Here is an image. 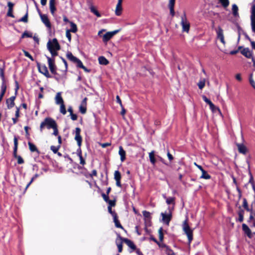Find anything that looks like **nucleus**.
Listing matches in <instances>:
<instances>
[{
  "label": "nucleus",
  "instance_id": "f257e3e1",
  "mask_svg": "<svg viewBox=\"0 0 255 255\" xmlns=\"http://www.w3.org/2000/svg\"><path fill=\"white\" fill-rule=\"evenodd\" d=\"M47 47L52 55L54 56L57 55V51L60 48V46L56 38H54L52 40H49L47 43Z\"/></svg>",
  "mask_w": 255,
  "mask_h": 255
},
{
  "label": "nucleus",
  "instance_id": "f03ea898",
  "mask_svg": "<svg viewBox=\"0 0 255 255\" xmlns=\"http://www.w3.org/2000/svg\"><path fill=\"white\" fill-rule=\"evenodd\" d=\"M183 230L186 234L189 243L190 244L193 240V230L190 229L187 223V219H186L183 223Z\"/></svg>",
  "mask_w": 255,
  "mask_h": 255
},
{
  "label": "nucleus",
  "instance_id": "7ed1b4c3",
  "mask_svg": "<svg viewBox=\"0 0 255 255\" xmlns=\"http://www.w3.org/2000/svg\"><path fill=\"white\" fill-rule=\"evenodd\" d=\"M181 25L182 26V31L188 33L190 29V23L188 21L186 15L184 13L181 16Z\"/></svg>",
  "mask_w": 255,
  "mask_h": 255
},
{
  "label": "nucleus",
  "instance_id": "20e7f679",
  "mask_svg": "<svg viewBox=\"0 0 255 255\" xmlns=\"http://www.w3.org/2000/svg\"><path fill=\"white\" fill-rule=\"evenodd\" d=\"M173 209V207L172 208L169 207L168 212L167 213H161V216H162V221L165 223L167 225L169 223L172 218V211Z\"/></svg>",
  "mask_w": 255,
  "mask_h": 255
},
{
  "label": "nucleus",
  "instance_id": "39448f33",
  "mask_svg": "<svg viewBox=\"0 0 255 255\" xmlns=\"http://www.w3.org/2000/svg\"><path fill=\"white\" fill-rule=\"evenodd\" d=\"M44 122L45 126L48 129L53 128L54 127H55V126L57 125L55 121L50 118H45L44 120Z\"/></svg>",
  "mask_w": 255,
  "mask_h": 255
},
{
  "label": "nucleus",
  "instance_id": "423d86ee",
  "mask_svg": "<svg viewBox=\"0 0 255 255\" xmlns=\"http://www.w3.org/2000/svg\"><path fill=\"white\" fill-rule=\"evenodd\" d=\"M120 30H116L113 31L108 32L105 34L103 36V40L104 42H107L109 41L114 35L116 34Z\"/></svg>",
  "mask_w": 255,
  "mask_h": 255
},
{
  "label": "nucleus",
  "instance_id": "0eeeda50",
  "mask_svg": "<svg viewBox=\"0 0 255 255\" xmlns=\"http://www.w3.org/2000/svg\"><path fill=\"white\" fill-rule=\"evenodd\" d=\"M38 11L42 22L45 25L46 27L50 28L51 23L47 16L45 14H42L39 10H38Z\"/></svg>",
  "mask_w": 255,
  "mask_h": 255
},
{
  "label": "nucleus",
  "instance_id": "6e6552de",
  "mask_svg": "<svg viewBox=\"0 0 255 255\" xmlns=\"http://www.w3.org/2000/svg\"><path fill=\"white\" fill-rule=\"evenodd\" d=\"M81 129L79 128H76L75 129V139L77 141L78 146L80 147L82 143V137L80 135Z\"/></svg>",
  "mask_w": 255,
  "mask_h": 255
},
{
  "label": "nucleus",
  "instance_id": "1a4fd4ad",
  "mask_svg": "<svg viewBox=\"0 0 255 255\" xmlns=\"http://www.w3.org/2000/svg\"><path fill=\"white\" fill-rule=\"evenodd\" d=\"M48 59V63L49 68L51 72L53 74L56 73V67L54 64V61L53 59L50 58V57H47Z\"/></svg>",
  "mask_w": 255,
  "mask_h": 255
},
{
  "label": "nucleus",
  "instance_id": "9d476101",
  "mask_svg": "<svg viewBox=\"0 0 255 255\" xmlns=\"http://www.w3.org/2000/svg\"><path fill=\"white\" fill-rule=\"evenodd\" d=\"M38 68L40 73L44 75L46 77H50L47 68L45 65L39 66L38 65Z\"/></svg>",
  "mask_w": 255,
  "mask_h": 255
},
{
  "label": "nucleus",
  "instance_id": "9b49d317",
  "mask_svg": "<svg viewBox=\"0 0 255 255\" xmlns=\"http://www.w3.org/2000/svg\"><path fill=\"white\" fill-rule=\"evenodd\" d=\"M217 37H218V38H219L221 42L224 44L225 45L226 42H225V39H224V34H223V29L221 28V27H218V29L217 31Z\"/></svg>",
  "mask_w": 255,
  "mask_h": 255
},
{
  "label": "nucleus",
  "instance_id": "f8f14e48",
  "mask_svg": "<svg viewBox=\"0 0 255 255\" xmlns=\"http://www.w3.org/2000/svg\"><path fill=\"white\" fill-rule=\"evenodd\" d=\"M55 103L57 105H61L64 104V100L61 96V93L58 92L55 97Z\"/></svg>",
  "mask_w": 255,
  "mask_h": 255
},
{
  "label": "nucleus",
  "instance_id": "ddd939ff",
  "mask_svg": "<svg viewBox=\"0 0 255 255\" xmlns=\"http://www.w3.org/2000/svg\"><path fill=\"white\" fill-rule=\"evenodd\" d=\"M15 99V96H12L6 100V103L7 104V107L8 109H10L14 106V101Z\"/></svg>",
  "mask_w": 255,
  "mask_h": 255
},
{
  "label": "nucleus",
  "instance_id": "4468645a",
  "mask_svg": "<svg viewBox=\"0 0 255 255\" xmlns=\"http://www.w3.org/2000/svg\"><path fill=\"white\" fill-rule=\"evenodd\" d=\"M241 53L248 58H250L252 57V52L248 48H245L243 49L241 51Z\"/></svg>",
  "mask_w": 255,
  "mask_h": 255
},
{
  "label": "nucleus",
  "instance_id": "2eb2a0df",
  "mask_svg": "<svg viewBox=\"0 0 255 255\" xmlns=\"http://www.w3.org/2000/svg\"><path fill=\"white\" fill-rule=\"evenodd\" d=\"M122 3V2H118V3L117 4L116 9H115V14L117 16H119V15H121V14H122V10H123Z\"/></svg>",
  "mask_w": 255,
  "mask_h": 255
},
{
  "label": "nucleus",
  "instance_id": "dca6fc26",
  "mask_svg": "<svg viewBox=\"0 0 255 255\" xmlns=\"http://www.w3.org/2000/svg\"><path fill=\"white\" fill-rule=\"evenodd\" d=\"M242 228L245 233L247 234L249 238H251L252 237V232L248 226L245 224H243L242 225Z\"/></svg>",
  "mask_w": 255,
  "mask_h": 255
},
{
  "label": "nucleus",
  "instance_id": "f3484780",
  "mask_svg": "<svg viewBox=\"0 0 255 255\" xmlns=\"http://www.w3.org/2000/svg\"><path fill=\"white\" fill-rule=\"evenodd\" d=\"M49 8L51 14L54 15V13L56 10L55 7V1L49 0Z\"/></svg>",
  "mask_w": 255,
  "mask_h": 255
},
{
  "label": "nucleus",
  "instance_id": "a211bd4d",
  "mask_svg": "<svg viewBox=\"0 0 255 255\" xmlns=\"http://www.w3.org/2000/svg\"><path fill=\"white\" fill-rule=\"evenodd\" d=\"M237 146L238 147V150L240 153L244 154H245L247 153V147L244 144L237 143Z\"/></svg>",
  "mask_w": 255,
  "mask_h": 255
},
{
  "label": "nucleus",
  "instance_id": "6ab92c4d",
  "mask_svg": "<svg viewBox=\"0 0 255 255\" xmlns=\"http://www.w3.org/2000/svg\"><path fill=\"white\" fill-rule=\"evenodd\" d=\"M175 1V0H169L168 6L170 9V13L172 16H174L175 14L174 10Z\"/></svg>",
  "mask_w": 255,
  "mask_h": 255
},
{
  "label": "nucleus",
  "instance_id": "aec40b11",
  "mask_svg": "<svg viewBox=\"0 0 255 255\" xmlns=\"http://www.w3.org/2000/svg\"><path fill=\"white\" fill-rule=\"evenodd\" d=\"M7 6L8 7V10L7 13V15L11 17H13L14 15H13L12 12V9L13 6V4L11 2H8L7 3Z\"/></svg>",
  "mask_w": 255,
  "mask_h": 255
},
{
  "label": "nucleus",
  "instance_id": "412c9836",
  "mask_svg": "<svg viewBox=\"0 0 255 255\" xmlns=\"http://www.w3.org/2000/svg\"><path fill=\"white\" fill-rule=\"evenodd\" d=\"M119 154L121 157V160L124 161L126 159V152L122 146L119 147Z\"/></svg>",
  "mask_w": 255,
  "mask_h": 255
},
{
  "label": "nucleus",
  "instance_id": "4be33fe9",
  "mask_svg": "<svg viewBox=\"0 0 255 255\" xmlns=\"http://www.w3.org/2000/svg\"><path fill=\"white\" fill-rule=\"evenodd\" d=\"M99 62L101 65H106L109 63L108 60L104 56H100L98 58Z\"/></svg>",
  "mask_w": 255,
  "mask_h": 255
},
{
  "label": "nucleus",
  "instance_id": "5701e85b",
  "mask_svg": "<svg viewBox=\"0 0 255 255\" xmlns=\"http://www.w3.org/2000/svg\"><path fill=\"white\" fill-rule=\"evenodd\" d=\"M5 69L4 62L2 61V65H0V76L2 81L4 80V71Z\"/></svg>",
  "mask_w": 255,
  "mask_h": 255
},
{
  "label": "nucleus",
  "instance_id": "b1692460",
  "mask_svg": "<svg viewBox=\"0 0 255 255\" xmlns=\"http://www.w3.org/2000/svg\"><path fill=\"white\" fill-rule=\"evenodd\" d=\"M251 25L253 31L255 32V12L251 14Z\"/></svg>",
  "mask_w": 255,
  "mask_h": 255
},
{
  "label": "nucleus",
  "instance_id": "393cba45",
  "mask_svg": "<svg viewBox=\"0 0 255 255\" xmlns=\"http://www.w3.org/2000/svg\"><path fill=\"white\" fill-rule=\"evenodd\" d=\"M124 242L131 249L134 250L135 248L133 243L129 240L127 239H124Z\"/></svg>",
  "mask_w": 255,
  "mask_h": 255
},
{
  "label": "nucleus",
  "instance_id": "a878e982",
  "mask_svg": "<svg viewBox=\"0 0 255 255\" xmlns=\"http://www.w3.org/2000/svg\"><path fill=\"white\" fill-rule=\"evenodd\" d=\"M113 218H114V222L115 223L116 227L117 228H119L123 229V228L122 226L121 225L118 219L117 215H114V217H113Z\"/></svg>",
  "mask_w": 255,
  "mask_h": 255
},
{
  "label": "nucleus",
  "instance_id": "bb28decb",
  "mask_svg": "<svg viewBox=\"0 0 255 255\" xmlns=\"http://www.w3.org/2000/svg\"><path fill=\"white\" fill-rule=\"evenodd\" d=\"M69 23L71 25V29H68L69 31L72 32H73V33H76L77 31V25L76 24H75L74 22H69Z\"/></svg>",
  "mask_w": 255,
  "mask_h": 255
},
{
  "label": "nucleus",
  "instance_id": "cd10ccee",
  "mask_svg": "<svg viewBox=\"0 0 255 255\" xmlns=\"http://www.w3.org/2000/svg\"><path fill=\"white\" fill-rule=\"evenodd\" d=\"M218 0L219 1V3H220L222 5V6L225 8H227L229 6V3H230L229 0Z\"/></svg>",
  "mask_w": 255,
  "mask_h": 255
},
{
  "label": "nucleus",
  "instance_id": "c85d7f7f",
  "mask_svg": "<svg viewBox=\"0 0 255 255\" xmlns=\"http://www.w3.org/2000/svg\"><path fill=\"white\" fill-rule=\"evenodd\" d=\"M66 56L68 59H69L70 60H71V61H72L74 63L78 59L76 57L74 56L73 55V54H72V53L69 52L67 53Z\"/></svg>",
  "mask_w": 255,
  "mask_h": 255
},
{
  "label": "nucleus",
  "instance_id": "c756f323",
  "mask_svg": "<svg viewBox=\"0 0 255 255\" xmlns=\"http://www.w3.org/2000/svg\"><path fill=\"white\" fill-rule=\"evenodd\" d=\"M206 80L205 79H201L198 83L197 85L200 89H202L205 85Z\"/></svg>",
  "mask_w": 255,
  "mask_h": 255
},
{
  "label": "nucleus",
  "instance_id": "7c9ffc66",
  "mask_svg": "<svg viewBox=\"0 0 255 255\" xmlns=\"http://www.w3.org/2000/svg\"><path fill=\"white\" fill-rule=\"evenodd\" d=\"M232 11L233 14L235 16H237L239 15L238 7L236 4H234L232 5Z\"/></svg>",
  "mask_w": 255,
  "mask_h": 255
},
{
  "label": "nucleus",
  "instance_id": "2f4dec72",
  "mask_svg": "<svg viewBox=\"0 0 255 255\" xmlns=\"http://www.w3.org/2000/svg\"><path fill=\"white\" fill-rule=\"evenodd\" d=\"M149 157L150 159V162L152 164H154L155 163V159L154 158V151H152L149 153Z\"/></svg>",
  "mask_w": 255,
  "mask_h": 255
},
{
  "label": "nucleus",
  "instance_id": "473e14b6",
  "mask_svg": "<svg viewBox=\"0 0 255 255\" xmlns=\"http://www.w3.org/2000/svg\"><path fill=\"white\" fill-rule=\"evenodd\" d=\"M210 108L212 110L213 112H216V111H218L219 113L221 115V112L220 110L217 107H216L213 103H212L210 105Z\"/></svg>",
  "mask_w": 255,
  "mask_h": 255
},
{
  "label": "nucleus",
  "instance_id": "72a5a7b5",
  "mask_svg": "<svg viewBox=\"0 0 255 255\" xmlns=\"http://www.w3.org/2000/svg\"><path fill=\"white\" fill-rule=\"evenodd\" d=\"M14 150H13V154L15 157L17 156L16 155V151L17 148V145H18V141L16 137L14 138Z\"/></svg>",
  "mask_w": 255,
  "mask_h": 255
},
{
  "label": "nucleus",
  "instance_id": "f704fd0d",
  "mask_svg": "<svg viewBox=\"0 0 255 255\" xmlns=\"http://www.w3.org/2000/svg\"><path fill=\"white\" fill-rule=\"evenodd\" d=\"M201 172L202 174L201 176V178L205 179H209L211 178V176L206 172V171L205 170H203L202 171H201Z\"/></svg>",
  "mask_w": 255,
  "mask_h": 255
},
{
  "label": "nucleus",
  "instance_id": "c9c22d12",
  "mask_svg": "<svg viewBox=\"0 0 255 255\" xmlns=\"http://www.w3.org/2000/svg\"><path fill=\"white\" fill-rule=\"evenodd\" d=\"M1 89V93L0 96L3 97L4 95L5 94V91H6V86L5 84L4 83V80L2 81Z\"/></svg>",
  "mask_w": 255,
  "mask_h": 255
},
{
  "label": "nucleus",
  "instance_id": "e433bc0d",
  "mask_svg": "<svg viewBox=\"0 0 255 255\" xmlns=\"http://www.w3.org/2000/svg\"><path fill=\"white\" fill-rule=\"evenodd\" d=\"M60 112L64 115L66 114V110L64 104L60 105Z\"/></svg>",
  "mask_w": 255,
  "mask_h": 255
},
{
  "label": "nucleus",
  "instance_id": "4c0bfd02",
  "mask_svg": "<svg viewBox=\"0 0 255 255\" xmlns=\"http://www.w3.org/2000/svg\"><path fill=\"white\" fill-rule=\"evenodd\" d=\"M114 178L116 180H121V175L119 171H115L114 173Z\"/></svg>",
  "mask_w": 255,
  "mask_h": 255
},
{
  "label": "nucleus",
  "instance_id": "58836bf2",
  "mask_svg": "<svg viewBox=\"0 0 255 255\" xmlns=\"http://www.w3.org/2000/svg\"><path fill=\"white\" fill-rule=\"evenodd\" d=\"M28 144L29 146V149L31 151L34 152L37 150L36 146L33 144L29 142L28 143Z\"/></svg>",
  "mask_w": 255,
  "mask_h": 255
},
{
  "label": "nucleus",
  "instance_id": "ea45409f",
  "mask_svg": "<svg viewBox=\"0 0 255 255\" xmlns=\"http://www.w3.org/2000/svg\"><path fill=\"white\" fill-rule=\"evenodd\" d=\"M86 106L81 105L79 107V111L82 114H84L86 113Z\"/></svg>",
  "mask_w": 255,
  "mask_h": 255
},
{
  "label": "nucleus",
  "instance_id": "a19ab883",
  "mask_svg": "<svg viewBox=\"0 0 255 255\" xmlns=\"http://www.w3.org/2000/svg\"><path fill=\"white\" fill-rule=\"evenodd\" d=\"M90 10H91V12H93V13H94L97 16H98V17L101 16V14H100V13L97 10H96L95 8L94 7L91 6L90 7Z\"/></svg>",
  "mask_w": 255,
  "mask_h": 255
},
{
  "label": "nucleus",
  "instance_id": "79ce46f5",
  "mask_svg": "<svg viewBox=\"0 0 255 255\" xmlns=\"http://www.w3.org/2000/svg\"><path fill=\"white\" fill-rule=\"evenodd\" d=\"M249 82L252 86L255 89V82L253 77V74H251L249 78Z\"/></svg>",
  "mask_w": 255,
  "mask_h": 255
},
{
  "label": "nucleus",
  "instance_id": "37998d69",
  "mask_svg": "<svg viewBox=\"0 0 255 255\" xmlns=\"http://www.w3.org/2000/svg\"><path fill=\"white\" fill-rule=\"evenodd\" d=\"M174 199H175V198L174 197L167 198H166V202L167 204H174Z\"/></svg>",
  "mask_w": 255,
  "mask_h": 255
},
{
  "label": "nucleus",
  "instance_id": "c03bdc74",
  "mask_svg": "<svg viewBox=\"0 0 255 255\" xmlns=\"http://www.w3.org/2000/svg\"><path fill=\"white\" fill-rule=\"evenodd\" d=\"M143 216L145 219H149L150 218V214L149 212L143 211L142 212Z\"/></svg>",
  "mask_w": 255,
  "mask_h": 255
},
{
  "label": "nucleus",
  "instance_id": "a18cd8bd",
  "mask_svg": "<svg viewBox=\"0 0 255 255\" xmlns=\"http://www.w3.org/2000/svg\"><path fill=\"white\" fill-rule=\"evenodd\" d=\"M32 36V33H29L27 31H25L22 35L21 38L24 37H31Z\"/></svg>",
  "mask_w": 255,
  "mask_h": 255
},
{
  "label": "nucleus",
  "instance_id": "49530a36",
  "mask_svg": "<svg viewBox=\"0 0 255 255\" xmlns=\"http://www.w3.org/2000/svg\"><path fill=\"white\" fill-rule=\"evenodd\" d=\"M78 155H79V157L80 158V164H82V165H84L85 164V160L84 159H83L82 156V153H81V151H80L79 152H78Z\"/></svg>",
  "mask_w": 255,
  "mask_h": 255
},
{
  "label": "nucleus",
  "instance_id": "de8ad7c7",
  "mask_svg": "<svg viewBox=\"0 0 255 255\" xmlns=\"http://www.w3.org/2000/svg\"><path fill=\"white\" fill-rule=\"evenodd\" d=\"M59 147L60 146H55L54 145H52L50 147V149L54 153H56L58 152Z\"/></svg>",
  "mask_w": 255,
  "mask_h": 255
},
{
  "label": "nucleus",
  "instance_id": "09e8293b",
  "mask_svg": "<svg viewBox=\"0 0 255 255\" xmlns=\"http://www.w3.org/2000/svg\"><path fill=\"white\" fill-rule=\"evenodd\" d=\"M159 239L160 241H162L163 239V235L162 233V229L160 228L158 230Z\"/></svg>",
  "mask_w": 255,
  "mask_h": 255
},
{
  "label": "nucleus",
  "instance_id": "8fccbe9b",
  "mask_svg": "<svg viewBox=\"0 0 255 255\" xmlns=\"http://www.w3.org/2000/svg\"><path fill=\"white\" fill-rule=\"evenodd\" d=\"M75 63L77 64V66L78 67H80L81 68H82L84 66L81 61L79 59H77V60L75 62Z\"/></svg>",
  "mask_w": 255,
  "mask_h": 255
},
{
  "label": "nucleus",
  "instance_id": "3c124183",
  "mask_svg": "<svg viewBox=\"0 0 255 255\" xmlns=\"http://www.w3.org/2000/svg\"><path fill=\"white\" fill-rule=\"evenodd\" d=\"M71 31H69V30H66V36L67 38L68 39L69 42L71 40V34L70 33Z\"/></svg>",
  "mask_w": 255,
  "mask_h": 255
},
{
  "label": "nucleus",
  "instance_id": "603ef678",
  "mask_svg": "<svg viewBox=\"0 0 255 255\" xmlns=\"http://www.w3.org/2000/svg\"><path fill=\"white\" fill-rule=\"evenodd\" d=\"M27 18H28V13L27 12L25 14V15L19 20V21H22V22H27V20H28Z\"/></svg>",
  "mask_w": 255,
  "mask_h": 255
},
{
  "label": "nucleus",
  "instance_id": "864d4df0",
  "mask_svg": "<svg viewBox=\"0 0 255 255\" xmlns=\"http://www.w3.org/2000/svg\"><path fill=\"white\" fill-rule=\"evenodd\" d=\"M23 53H24V55L26 57L29 58L32 61L34 60L33 57L31 56V55L27 51H23Z\"/></svg>",
  "mask_w": 255,
  "mask_h": 255
},
{
  "label": "nucleus",
  "instance_id": "5fc2aeb1",
  "mask_svg": "<svg viewBox=\"0 0 255 255\" xmlns=\"http://www.w3.org/2000/svg\"><path fill=\"white\" fill-rule=\"evenodd\" d=\"M202 98L203 100L207 103L209 105H210L212 102L208 99L205 96H203Z\"/></svg>",
  "mask_w": 255,
  "mask_h": 255
},
{
  "label": "nucleus",
  "instance_id": "6e6d98bb",
  "mask_svg": "<svg viewBox=\"0 0 255 255\" xmlns=\"http://www.w3.org/2000/svg\"><path fill=\"white\" fill-rule=\"evenodd\" d=\"M244 220V216L243 213L242 212H240L239 213V219L238 221L240 222H242Z\"/></svg>",
  "mask_w": 255,
  "mask_h": 255
},
{
  "label": "nucleus",
  "instance_id": "4d7b16f0",
  "mask_svg": "<svg viewBox=\"0 0 255 255\" xmlns=\"http://www.w3.org/2000/svg\"><path fill=\"white\" fill-rule=\"evenodd\" d=\"M15 157L17 159V163L18 164H22L24 162V161L21 156H17Z\"/></svg>",
  "mask_w": 255,
  "mask_h": 255
},
{
  "label": "nucleus",
  "instance_id": "13d9d810",
  "mask_svg": "<svg viewBox=\"0 0 255 255\" xmlns=\"http://www.w3.org/2000/svg\"><path fill=\"white\" fill-rule=\"evenodd\" d=\"M107 203H108L109 205V206H110L111 207L115 205V201L114 200H109Z\"/></svg>",
  "mask_w": 255,
  "mask_h": 255
},
{
  "label": "nucleus",
  "instance_id": "bf43d9fd",
  "mask_svg": "<svg viewBox=\"0 0 255 255\" xmlns=\"http://www.w3.org/2000/svg\"><path fill=\"white\" fill-rule=\"evenodd\" d=\"M108 211L112 215L113 217H114V215H117L115 212L112 211V207L110 206H108Z\"/></svg>",
  "mask_w": 255,
  "mask_h": 255
},
{
  "label": "nucleus",
  "instance_id": "052dcab7",
  "mask_svg": "<svg viewBox=\"0 0 255 255\" xmlns=\"http://www.w3.org/2000/svg\"><path fill=\"white\" fill-rule=\"evenodd\" d=\"M53 129L54 130L53 134L54 135H57L58 134V131L57 125L55 126V127H54L53 128Z\"/></svg>",
  "mask_w": 255,
  "mask_h": 255
},
{
  "label": "nucleus",
  "instance_id": "680f3d73",
  "mask_svg": "<svg viewBox=\"0 0 255 255\" xmlns=\"http://www.w3.org/2000/svg\"><path fill=\"white\" fill-rule=\"evenodd\" d=\"M235 77H236V79L239 81H241L242 80V78L241 77V75L240 73L236 74L235 76Z\"/></svg>",
  "mask_w": 255,
  "mask_h": 255
},
{
  "label": "nucleus",
  "instance_id": "e2e57ef3",
  "mask_svg": "<svg viewBox=\"0 0 255 255\" xmlns=\"http://www.w3.org/2000/svg\"><path fill=\"white\" fill-rule=\"evenodd\" d=\"M71 118L72 120L75 121L77 119V116L76 115L72 113L70 114Z\"/></svg>",
  "mask_w": 255,
  "mask_h": 255
},
{
  "label": "nucleus",
  "instance_id": "0e129e2a",
  "mask_svg": "<svg viewBox=\"0 0 255 255\" xmlns=\"http://www.w3.org/2000/svg\"><path fill=\"white\" fill-rule=\"evenodd\" d=\"M102 197H103L104 200L106 202H107L109 200L108 196L107 195H106L105 194H104V193L102 194Z\"/></svg>",
  "mask_w": 255,
  "mask_h": 255
},
{
  "label": "nucleus",
  "instance_id": "69168bd1",
  "mask_svg": "<svg viewBox=\"0 0 255 255\" xmlns=\"http://www.w3.org/2000/svg\"><path fill=\"white\" fill-rule=\"evenodd\" d=\"M118 248V251L119 252L121 253L122 251V244H117Z\"/></svg>",
  "mask_w": 255,
  "mask_h": 255
},
{
  "label": "nucleus",
  "instance_id": "338daca9",
  "mask_svg": "<svg viewBox=\"0 0 255 255\" xmlns=\"http://www.w3.org/2000/svg\"><path fill=\"white\" fill-rule=\"evenodd\" d=\"M19 117V108L16 107V111L15 112V117L18 118Z\"/></svg>",
  "mask_w": 255,
  "mask_h": 255
},
{
  "label": "nucleus",
  "instance_id": "774afa93",
  "mask_svg": "<svg viewBox=\"0 0 255 255\" xmlns=\"http://www.w3.org/2000/svg\"><path fill=\"white\" fill-rule=\"evenodd\" d=\"M111 145V143L109 142H106L101 144V145L102 147L105 148L108 146H110Z\"/></svg>",
  "mask_w": 255,
  "mask_h": 255
}]
</instances>
